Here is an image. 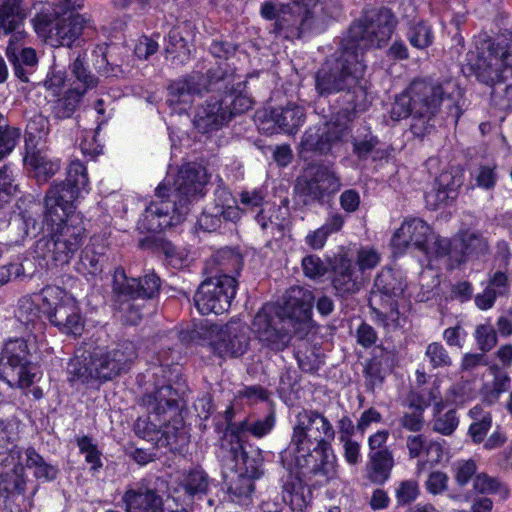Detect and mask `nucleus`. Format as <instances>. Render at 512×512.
Returning <instances> with one entry per match:
<instances>
[{
    "mask_svg": "<svg viewBox=\"0 0 512 512\" xmlns=\"http://www.w3.org/2000/svg\"><path fill=\"white\" fill-rule=\"evenodd\" d=\"M146 407L147 419L138 418L134 432L143 439H154L159 447L168 448L173 454L184 456L190 443L189 430L184 421V405H180L179 393L171 384H165L141 398Z\"/></svg>",
    "mask_w": 512,
    "mask_h": 512,
    "instance_id": "obj_4",
    "label": "nucleus"
},
{
    "mask_svg": "<svg viewBox=\"0 0 512 512\" xmlns=\"http://www.w3.org/2000/svg\"><path fill=\"white\" fill-rule=\"evenodd\" d=\"M85 93V88L74 87L68 89L57 102L55 117L61 120L71 118L80 105Z\"/></svg>",
    "mask_w": 512,
    "mask_h": 512,
    "instance_id": "obj_48",
    "label": "nucleus"
},
{
    "mask_svg": "<svg viewBox=\"0 0 512 512\" xmlns=\"http://www.w3.org/2000/svg\"><path fill=\"white\" fill-rule=\"evenodd\" d=\"M18 435L14 429V423L10 420H0V455L8 454L12 461L22 458V449L15 441Z\"/></svg>",
    "mask_w": 512,
    "mask_h": 512,
    "instance_id": "obj_49",
    "label": "nucleus"
},
{
    "mask_svg": "<svg viewBox=\"0 0 512 512\" xmlns=\"http://www.w3.org/2000/svg\"><path fill=\"white\" fill-rule=\"evenodd\" d=\"M69 68L76 80L82 84L81 88L87 90L97 85V79L88 70V67L85 65L84 57H82L81 54L70 64Z\"/></svg>",
    "mask_w": 512,
    "mask_h": 512,
    "instance_id": "obj_60",
    "label": "nucleus"
},
{
    "mask_svg": "<svg viewBox=\"0 0 512 512\" xmlns=\"http://www.w3.org/2000/svg\"><path fill=\"white\" fill-rule=\"evenodd\" d=\"M342 186V177L334 161L310 160L304 162L294 181L293 199L301 209L331 207Z\"/></svg>",
    "mask_w": 512,
    "mask_h": 512,
    "instance_id": "obj_10",
    "label": "nucleus"
},
{
    "mask_svg": "<svg viewBox=\"0 0 512 512\" xmlns=\"http://www.w3.org/2000/svg\"><path fill=\"white\" fill-rule=\"evenodd\" d=\"M54 17L55 37L61 46L71 47L82 35L85 20L82 15L57 16Z\"/></svg>",
    "mask_w": 512,
    "mask_h": 512,
    "instance_id": "obj_41",
    "label": "nucleus"
},
{
    "mask_svg": "<svg viewBox=\"0 0 512 512\" xmlns=\"http://www.w3.org/2000/svg\"><path fill=\"white\" fill-rule=\"evenodd\" d=\"M300 381L301 374L296 369L285 367L279 378V387L277 388L279 397L283 400L290 398L297 391L296 386Z\"/></svg>",
    "mask_w": 512,
    "mask_h": 512,
    "instance_id": "obj_56",
    "label": "nucleus"
},
{
    "mask_svg": "<svg viewBox=\"0 0 512 512\" xmlns=\"http://www.w3.org/2000/svg\"><path fill=\"white\" fill-rule=\"evenodd\" d=\"M328 279L334 295L340 300H348L356 295L362 287L354 260L347 253L341 252L327 257Z\"/></svg>",
    "mask_w": 512,
    "mask_h": 512,
    "instance_id": "obj_24",
    "label": "nucleus"
},
{
    "mask_svg": "<svg viewBox=\"0 0 512 512\" xmlns=\"http://www.w3.org/2000/svg\"><path fill=\"white\" fill-rule=\"evenodd\" d=\"M475 337L479 349L483 352L490 351L497 344V334L491 325H478L476 327Z\"/></svg>",
    "mask_w": 512,
    "mask_h": 512,
    "instance_id": "obj_64",
    "label": "nucleus"
},
{
    "mask_svg": "<svg viewBox=\"0 0 512 512\" xmlns=\"http://www.w3.org/2000/svg\"><path fill=\"white\" fill-rule=\"evenodd\" d=\"M239 219L235 215L225 213L223 210L216 209L207 205L198 216L196 226L203 232H218L224 234L230 231L233 225H236Z\"/></svg>",
    "mask_w": 512,
    "mask_h": 512,
    "instance_id": "obj_39",
    "label": "nucleus"
},
{
    "mask_svg": "<svg viewBox=\"0 0 512 512\" xmlns=\"http://www.w3.org/2000/svg\"><path fill=\"white\" fill-rule=\"evenodd\" d=\"M315 301L313 291L291 287L283 304H265L254 316L253 327L260 342L275 351L284 350L292 338L304 340L318 328L312 318Z\"/></svg>",
    "mask_w": 512,
    "mask_h": 512,
    "instance_id": "obj_3",
    "label": "nucleus"
},
{
    "mask_svg": "<svg viewBox=\"0 0 512 512\" xmlns=\"http://www.w3.org/2000/svg\"><path fill=\"white\" fill-rule=\"evenodd\" d=\"M196 33L197 27L190 20L182 21L170 28L164 36L163 55L171 66L183 67L195 57Z\"/></svg>",
    "mask_w": 512,
    "mask_h": 512,
    "instance_id": "obj_23",
    "label": "nucleus"
},
{
    "mask_svg": "<svg viewBox=\"0 0 512 512\" xmlns=\"http://www.w3.org/2000/svg\"><path fill=\"white\" fill-rule=\"evenodd\" d=\"M209 178L207 169L200 164L182 165L174 181L173 201H171L173 211H180L186 217L189 206L206 194L205 187Z\"/></svg>",
    "mask_w": 512,
    "mask_h": 512,
    "instance_id": "obj_22",
    "label": "nucleus"
},
{
    "mask_svg": "<svg viewBox=\"0 0 512 512\" xmlns=\"http://www.w3.org/2000/svg\"><path fill=\"white\" fill-rule=\"evenodd\" d=\"M415 222L416 218L414 217L406 218L401 226L394 231L389 243L393 257L398 258L406 253L416 233Z\"/></svg>",
    "mask_w": 512,
    "mask_h": 512,
    "instance_id": "obj_44",
    "label": "nucleus"
},
{
    "mask_svg": "<svg viewBox=\"0 0 512 512\" xmlns=\"http://www.w3.org/2000/svg\"><path fill=\"white\" fill-rule=\"evenodd\" d=\"M335 430L331 422L319 411L302 409L296 415L289 445L280 452L309 458L317 464L338 470V459L332 447Z\"/></svg>",
    "mask_w": 512,
    "mask_h": 512,
    "instance_id": "obj_7",
    "label": "nucleus"
},
{
    "mask_svg": "<svg viewBox=\"0 0 512 512\" xmlns=\"http://www.w3.org/2000/svg\"><path fill=\"white\" fill-rule=\"evenodd\" d=\"M46 124L47 121L42 116L34 117L27 123L24 134L23 161L30 158L31 155H37L43 152L42 149L38 148L41 136L37 135V133L44 131Z\"/></svg>",
    "mask_w": 512,
    "mask_h": 512,
    "instance_id": "obj_46",
    "label": "nucleus"
},
{
    "mask_svg": "<svg viewBox=\"0 0 512 512\" xmlns=\"http://www.w3.org/2000/svg\"><path fill=\"white\" fill-rule=\"evenodd\" d=\"M418 250L429 259L446 257L447 268L453 270L469 261L480 260L489 254L490 248L487 238L479 232L466 230L451 239L440 238L418 219Z\"/></svg>",
    "mask_w": 512,
    "mask_h": 512,
    "instance_id": "obj_8",
    "label": "nucleus"
},
{
    "mask_svg": "<svg viewBox=\"0 0 512 512\" xmlns=\"http://www.w3.org/2000/svg\"><path fill=\"white\" fill-rule=\"evenodd\" d=\"M108 261V256L104 246H86L80 253V264L87 273L96 276L103 272L104 264Z\"/></svg>",
    "mask_w": 512,
    "mask_h": 512,
    "instance_id": "obj_47",
    "label": "nucleus"
},
{
    "mask_svg": "<svg viewBox=\"0 0 512 512\" xmlns=\"http://www.w3.org/2000/svg\"><path fill=\"white\" fill-rule=\"evenodd\" d=\"M439 395L440 392L438 388L430 389L427 392L423 390L421 393H418V415L425 407L431 405L432 401H435L433 404V430L442 435L449 436L452 435L458 427L459 419L455 409H450L442 413L445 408V403L441 399L437 401ZM419 423L420 419L418 418V424Z\"/></svg>",
    "mask_w": 512,
    "mask_h": 512,
    "instance_id": "obj_30",
    "label": "nucleus"
},
{
    "mask_svg": "<svg viewBox=\"0 0 512 512\" xmlns=\"http://www.w3.org/2000/svg\"><path fill=\"white\" fill-rule=\"evenodd\" d=\"M381 260L380 254L373 248H361L357 252L356 260L354 261L355 267L363 274L367 270L374 269Z\"/></svg>",
    "mask_w": 512,
    "mask_h": 512,
    "instance_id": "obj_63",
    "label": "nucleus"
},
{
    "mask_svg": "<svg viewBox=\"0 0 512 512\" xmlns=\"http://www.w3.org/2000/svg\"><path fill=\"white\" fill-rule=\"evenodd\" d=\"M185 495L192 499H202L207 495L211 486H216V481L209 477L208 473L199 465L186 470L180 483Z\"/></svg>",
    "mask_w": 512,
    "mask_h": 512,
    "instance_id": "obj_42",
    "label": "nucleus"
},
{
    "mask_svg": "<svg viewBox=\"0 0 512 512\" xmlns=\"http://www.w3.org/2000/svg\"><path fill=\"white\" fill-rule=\"evenodd\" d=\"M302 268L304 274L311 278L316 279L328 274L327 261L323 262L321 258L315 254H310L302 259Z\"/></svg>",
    "mask_w": 512,
    "mask_h": 512,
    "instance_id": "obj_62",
    "label": "nucleus"
},
{
    "mask_svg": "<svg viewBox=\"0 0 512 512\" xmlns=\"http://www.w3.org/2000/svg\"><path fill=\"white\" fill-rule=\"evenodd\" d=\"M137 347L133 341L120 340L112 346H96L75 354L67 364L68 381L79 382L89 388L127 373L137 358Z\"/></svg>",
    "mask_w": 512,
    "mask_h": 512,
    "instance_id": "obj_5",
    "label": "nucleus"
},
{
    "mask_svg": "<svg viewBox=\"0 0 512 512\" xmlns=\"http://www.w3.org/2000/svg\"><path fill=\"white\" fill-rule=\"evenodd\" d=\"M24 168L29 177L34 178L38 184L47 183L61 168V160L50 158L46 152L31 155L24 160Z\"/></svg>",
    "mask_w": 512,
    "mask_h": 512,
    "instance_id": "obj_40",
    "label": "nucleus"
},
{
    "mask_svg": "<svg viewBox=\"0 0 512 512\" xmlns=\"http://www.w3.org/2000/svg\"><path fill=\"white\" fill-rule=\"evenodd\" d=\"M185 220L180 211H173L171 201L151 202L137 222L140 233L160 234Z\"/></svg>",
    "mask_w": 512,
    "mask_h": 512,
    "instance_id": "obj_28",
    "label": "nucleus"
},
{
    "mask_svg": "<svg viewBox=\"0 0 512 512\" xmlns=\"http://www.w3.org/2000/svg\"><path fill=\"white\" fill-rule=\"evenodd\" d=\"M201 93H249L246 80L235 82V74L228 64L219 63L205 73L194 72Z\"/></svg>",
    "mask_w": 512,
    "mask_h": 512,
    "instance_id": "obj_27",
    "label": "nucleus"
},
{
    "mask_svg": "<svg viewBox=\"0 0 512 512\" xmlns=\"http://www.w3.org/2000/svg\"><path fill=\"white\" fill-rule=\"evenodd\" d=\"M194 72L172 81L167 87L166 104L182 114L190 109L195 95H202Z\"/></svg>",
    "mask_w": 512,
    "mask_h": 512,
    "instance_id": "obj_32",
    "label": "nucleus"
},
{
    "mask_svg": "<svg viewBox=\"0 0 512 512\" xmlns=\"http://www.w3.org/2000/svg\"><path fill=\"white\" fill-rule=\"evenodd\" d=\"M489 50L491 58L479 57L469 69L488 86L505 84L504 91L512 98V43L501 40L493 43Z\"/></svg>",
    "mask_w": 512,
    "mask_h": 512,
    "instance_id": "obj_20",
    "label": "nucleus"
},
{
    "mask_svg": "<svg viewBox=\"0 0 512 512\" xmlns=\"http://www.w3.org/2000/svg\"><path fill=\"white\" fill-rule=\"evenodd\" d=\"M396 17L387 7L372 8L354 20L343 34L339 48L328 56L314 73V90L319 98H336L330 111L342 116L359 117L368 111L371 101L363 84L367 68L365 54L381 48L391 38Z\"/></svg>",
    "mask_w": 512,
    "mask_h": 512,
    "instance_id": "obj_1",
    "label": "nucleus"
},
{
    "mask_svg": "<svg viewBox=\"0 0 512 512\" xmlns=\"http://www.w3.org/2000/svg\"><path fill=\"white\" fill-rule=\"evenodd\" d=\"M46 322L57 328L61 334L73 337L81 336L85 326L79 302L68 291L64 293L59 304L53 307Z\"/></svg>",
    "mask_w": 512,
    "mask_h": 512,
    "instance_id": "obj_26",
    "label": "nucleus"
},
{
    "mask_svg": "<svg viewBox=\"0 0 512 512\" xmlns=\"http://www.w3.org/2000/svg\"><path fill=\"white\" fill-rule=\"evenodd\" d=\"M164 281L150 270L134 277L119 266L115 268L111 282V303L123 324L139 325L153 312L159 301Z\"/></svg>",
    "mask_w": 512,
    "mask_h": 512,
    "instance_id": "obj_6",
    "label": "nucleus"
},
{
    "mask_svg": "<svg viewBox=\"0 0 512 512\" xmlns=\"http://www.w3.org/2000/svg\"><path fill=\"white\" fill-rule=\"evenodd\" d=\"M260 17L273 22V32L286 39H300L308 25L309 10L297 1L287 3L278 0L263 1L259 7Z\"/></svg>",
    "mask_w": 512,
    "mask_h": 512,
    "instance_id": "obj_19",
    "label": "nucleus"
},
{
    "mask_svg": "<svg viewBox=\"0 0 512 512\" xmlns=\"http://www.w3.org/2000/svg\"><path fill=\"white\" fill-rule=\"evenodd\" d=\"M237 286L236 277L226 273L207 277L193 294V306L203 316L223 314L230 309Z\"/></svg>",
    "mask_w": 512,
    "mask_h": 512,
    "instance_id": "obj_18",
    "label": "nucleus"
},
{
    "mask_svg": "<svg viewBox=\"0 0 512 512\" xmlns=\"http://www.w3.org/2000/svg\"><path fill=\"white\" fill-rule=\"evenodd\" d=\"M7 76V66L4 59L0 56V83L5 82ZM20 137V128L10 126L7 118L0 113V161L14 150Z\"/></svg>",
    "mask_w": 512,
    "mask_h": 512,
    "instance_id": "obj_43",
    "label": "nucleus"
},
{
    "mask_svg": "<svg viewBox=\"0 0 512 512\" xmlns=\"http://www.w3.org/2000/svg\"><path fill=\"white\" fill-rule=\"evenodd\" d=\"M275 413L271 410L263 419L253 422L243 420L240 422L229 421L224 430V438L228 441L248 443L249 434L261 438L269 434L275 426Z\"/></svg>",
    "mask_w": 512,
    "mask_h": 512,
    "instance_id": "obj_34",
    "label": "nucleus"
},
{
    "mask_svg": "<svg viewBox=\"0 0 512 512\" xmlns=\"http://www.w3.org/2000/svg\"><path fill=\"white\" fill-rule=\"evenodd\" d=\"M12 467H0V501L14 502L20 495H24L27 485V476L22 458L11 460Z\"/></svg>",
    "mask_w": 512,
    "mask_h": 512,
    "instance_id": "obj_35",
    "label": "nucleus"
},
{
    "mask_svg": "<svg viewBox=\"0 0 512 512\" xmlns=\"http://www.w3.org/2000/svg\"><path fill=\"white\" fill-rule=\"evenodd\" d=\"M407 279L401 269L383 267L374 279L370 304L378 299L385 309L387 319L404 331L412 328L415 316L410 294H407Z\"/></svg>",
    "mask_w": 512,
    "mask_h": 512,
    "instance_id": "obj_13",
    "label": "nucleus"
},
{
    "mask_svg": "<svg viewBox=\"0 0 512 512\" xmlns=\"http://www.w3.org/2000/svg\"><path fill=\"white\" fill-rule=\"evenodd\" d=\"M214 199L209 204L211 207L223 210L225 213L235 215V218L241 219V208L238 206L237 199L233 196L232 192L223 185H218L213 193Z\"/></svg>",
    "mask_w": 512,
    "mask_h": 512,
    "instance_id": "obj_51",
    "label": "nucleus"
},
{
    "mask_svg": "<svg viewBox=\"0 0 512 512\" xmlns=\"http://www.w3.org/2000/svg\"><path fill=\"white\" fill-rule=\"evenodd\" d=\"M413 98L408 91L402 92L395 97L390 110V117L393 121H400L412 116V121L416 119V115L412 114Z\"/></svg>",
    "mask_w": 512,
    "mask_h": 512,
    "instance_id": "obj_57",
    "label": "nucleus"
},
{
    "mask_svg": "<svg viewBox=\"0 0 512 512\" xmlns=\"http://www.w3.org/2000/svg\"><path fill=\"white\" fill-rule=\"evenodd\" d=\"M179 339L185 345L207 346L220 359L241 357L250 343L249 328L241 320L225 324L212 323L207 319L193 322L191 328L179 332Z\"/></svg>",
    "mask_w": 512,
    "mask_h": 512,
    "instance_id": "obj_9",
    "label": "nucleus"
},
{
    "mask_svg": "<svg viewBox=\"0 0 512 512\" xmlns=\"http://www.w3.org/2000/svg\"><path fill=\"white\" fill-rule=\"evenodd\" d=\"M350 136V143L352 145V153L359 161H366L375 151V147L380 143L379 138L374 135L371 128L368 126L363 127V131L359 132L356 136Z\"/></svg>",
    "mask_w": 512,
    "mask_h": 512,
    "instance_id": "obj_45",
    "label": "nucleus"
},
{
    "mask_svg": "<svg viewBox=\"0 0 512 512\" xmlns=\"http://www.w3.org/2000/svg\"><path fill=\"white\" fill-rule=\"evenodd\" d=\"M0 401H6L8 391L18 388L25 390L41 379L40 366L31 360L27 342L22 338L9 340L0 353Z\"/></svg>",
    "mask_w": 512,
    "mask_h": 512,
    "instance_id": "obj_15",
    "label": "nucleus"
},
{
    "mask_svg": "<svg viewBox=\"0 0 512 512\" xmlns=\"http://www.w3.org/2000/svg\"><path fill=\"white\" fill-rule=\"evenodd\" d=\"M21 0H0V33L10 35L6 54L8 49L17 51L16 46L21 44L26 36L22 29L24 15L20 12Z\"/></svg>",
    "mask_w": 512,
    "mask_h": 512,
    "instance_id": "obj_31",
    "label": "nucleus"
},
{
    "mask_svg": "<svg viewBox=\"0 0 512 512\" xmlns=\"http://www.w3.org/2000/svg\"><path fill=\"white\" fill-rule=\"evenodd\" d=\"M389 358L385 363L382 358L373 357L364 367V374L366 378V387L368 391H374L375 387L382 386L386 375L390 372L388 365Z\"/></svg>",
    "mask_w": 512,
    "mask_h": 512,
    "instance_id": "obj_50",
    "label": "nucleus"
},
{
    "mask_svg": "<svg viewBox=\"0 0 512 512\" xmlns=\"http://www.w3.org/2000/svg\"><path fill=\"white\" fill-rule=\"evenodd\" d=\"M66 178L53 182L44 198L42 220L39 223L27 209L18 214L23 237L47 239L55 265L68 264L87 237L83 217L76 213L75 202L88 186L86 167L79 160L72 161Z\"/></svg>",
    "mask_w": 512,
    "mask_h": 512,
    "instance_id": "obj_2",
    "label": "nucleus"
},
{
    "mask_svg": "<svg viewBox=\"0 0 512 512\" xmlns=\"http://www.w3.org/2000/svg\"><path fill=\"white\" fill-rule=\"evenodd\" d=\"M461 175L452 172H443L436 178L430 191L424 193L426 206L435 210L440 205H449L458 196V189L462 186Z\"/></svg>",
    "mask_w": 512,
    "mask_h": 512,
    "instance_id": "obj_36",
    "label": "nucleus"
},
{
    "mask_svg": "<svg viewBox=\"0 0 512 512\" xmlns=\"http://www.w3.org/2000/svg\"><path fill=\"white\" fill-rule=\"evenodd\" d=\"M66 292L56 285H46L40 291L22 297L18 302L17 318L31 330H42L46 320Z\"/></svg>",
    "mask_w": 512,
    "mask_h": 512,
    "instance_id": "obj_21",
    "label": "nucleus"
},
{
    "mask_svg": "<svg viewBox=\"0 0 512 512\" xmlns=\"http://www.w3.org/2000/svg\"><path fill=\"white\" fill-rule=\"evenodd\" d=\"M394 457L388 448L370 451L366 464V478L374 485L382 486L391 477Z\"/></svg>",
    "mask_w": 512,
    "mask_h": 512,
    "instance_id": "obj_38",
    "label": "nucleus"
},
{
    "mask_svg": "<svg viewBox=\"0 0 512 512\" xmlns=\"http://www.w3.org/2000/svg\"><path fill=\"white\" fill-rule=\"evenodd\" d=\"M473 485L474 489L482 494L500 492L503 498H507L509 495V490L506 486L499 483L496 478L490 477L485 473L477 474Z\"/></svg>",
    "mask_w": 512,
    "mask_h": 512,
    "instance_id": "obj_59",
    "label": "nucleus"
},
{
    "mask_svg": "<svg viewBox=\"0 0 512 512\" xmlns=\"http://www.w3.org/2000/svg\"><path fill=\"white\" fill-rule=\"evenodd\" d=\"M425 358L428 359L433 368L448 367L452 364L447 350L438 342H433L427 346Z\"/></svg>",
    "mask_w": 512,
    "mask_h": 512,
    "instance_id": "obj_61",
    "label": "nucleus"
},
{
    "mask_svg": "<svg viewBox=\"0 0 512 512\" xmlns=\"http://www.w3.org/2000/svg\"><path fill=\"white\" fill-rule=\"evenodd\" d=\"M141 249L149 250L156 255L163 256L162 261L165 266L173 269H182L188 265V254L185 249L174 245L170 240L150 235L139 241Z\"/></svg>",
    "mask_w": 512,
    "mask_h": 512,
    "instance_id": "obj_33",
    "label": "nucleus"
},
{
    "mask_svg": "<svg viewBox=\"0 0 512 512\" xmlns=\"http://www.w3.org/2000/svg\"><path fill=\"white\" fill-rule=\"evenodd\" d=\"M76 443L79 448V452L85 455V461L88 464H91L90 471L93 473L99 472L103 467L101 459L102 452L93 442V438L88 435H83L76 438Z\"/></svg>",
    "mask_w": 512,
    "mask_h": 512,
    "instance_id": "obj_53",
    "label": "nucleus"
},
{
    "mask_svg": "<svg viewBox=\"0 0 512 512\" xmlns=\"http://www.w3.org/2000/svg\"><path fill=\"white\" fill-rule=\"evenodd\" d=\"M126 512H165L162 496L149 481L141 480L122 495Z\"/></svg>",
    "mask_w": 512,
    "mask_h": 512,
    "instance_id": "obj_29",
    "label": "nucleus"
},
{
    "mask_svg": "<svg viewBox=\"0 0 512 512\" xmlns=\"http://www.w3.org/2000/svg\"><path fill=\"white\" fill-rule=\"evenodd\" d=\"M257 117L260 120L259 130L268 135L294 134L304 123L306 114L303 106L288 102L285 106L257 112Z\"/></svg>",
    "mask_w": 512,
    "mask_h": 512,
    "instance_id": "obj_25",
    "label": "nucleus"
},
{
    "mask_svg": "<svg viewBox=\"0 0 512 512\" xmlns=\"http://www.w3.org/2000/svg\"><path fill=\"white\" fill-rule=\"evenodd\" d=\"M459 100L460 92L453 81L432 77L418 79V121L426 119L427 123L422 135L429 134L435 128L430 121L439 113L445 114L443 118H450L457 124L463 113Z\"/></svg>",
    "mask_w": 512,
    "mask_h": 512,
    "instance_id": "obj_14",
    "label": "nucleus"
},
{
    "mask_svg": "<svg viewBox=\"0 0 512 512\" xmlns=\"http://www.w3.org/2000/svg\"><path fill=\"white\" fill-rule=\"evenodd\" d=\"M238 49L239 45L233 41L223 38H215L212 39L208 47V53L213 58L227 61L236 55Z\"/></svg>",
    "mask_w": 512,
    "mask_h": 512,
    "instance_id": "obj_58",
    "label": "nucleus"
},
{
    "mask_svg": "<svg viewBox=\"0 0 512 512\" xmlns=\"http://www.w3.org/2000/svg\"><path fill=\"white\" fill-rule=\"evenodd\" d=\"M230 454L235 462L232 477L223 474L222 491L227 498L240 505H248L255 491V481L265 474L263 451L252 444L228 441Z\"/></svg>",
    "mask_w": 512,
    "mask_h": 512,
    "instance_id": "obj_12",
    "label": "nucleus"
},
{
    "mask_svg": "<svg viewBox=\"0 0 512 512\" xmlns=\"http://www.w3.org/2000/svg\"><path fill=\"white\" fill-rule=\"evenodd\" d=\"M24 453L25 461L23 464L25 466V470H32L33 477L37 481V484L31 492L32 496H34L37 493L40 484L56 481L61 474V470L58 463L46 461V459L37 452L34 447H28Z\"/></svg>",
    "mask_w": 512,
    "mask_h": 512,
    "instance_id": "obj_37",
    "label": "nucleus"
},
{
    "mask_svg": "<svg viewBox=\"0 0 512 512\" xmlns=\"http://www.w3.org/2000/svg\"><path fill=\"white\" fill-rule=\"evenodd\" d=\"M357 119L332 112L329 120L309 127L299 144V156L304 162L315 160L314 157L334 156V149L347 142L352 132V124Z\"/></svg>",
    "mask_w": 512,
    "mask_h": 512,
    "instance_id": "obj_16",
    "label": "nucleus"
},
{
    "mask_svg": "<svg viewBox=\"0 0 512 512\" xmlns=\"http://www.w3.org/2000/svg\"><path fill=\"white\" fill-rule=\"evenodd\" d=\"M216 263L223 269L240 275L244 266L243 256L238 247H224L217 251L215 254Z\"/></svg>",
    "mask_w": 512,
    "mask_h": 512,
    "instance_id": "obj_52",
    "label": "nucleus"
},
{
    "mask_svg": "<svg viewBox=\"0 0 512 512\" xmlns=\"http://www.w3.org/2000/svg\"><path fill=\"white\" fill-rule=\"evenodd\" d=\"M19 191L18 185L14 184L12 169L8 165L0 167V210H3Z\"/></svg>",
    "mask_w": 512,
    "mask_h": 512,
    "instance_id": "obj_54",
    "label": "nucleus"
},
{
    "mask_svg": "<svg viewBox=\"0 0 512 512\" xmlns=\"http://www.w3.org/2000/svg\"><path fill=\"white\" fill-rule=\"evenodd\" d=\"M254 103L250 93L211 94L198 106L193 124L198 132L210 134L251 110Z\"/></svg>",
    "mask_w": 512,
    "mask_h": 512,
    "instance_id": "obj_17",
    "label": "nucleus"
},
{
    "mask_svg": "<svg viewBox=\"0 0 512 512\" xmlns=\"http://www.w3.org/2000/svg\"><path fill=\"white\" fill-rule=\"evenodd\" d=\"M279 463L287 475L281 478L282 500L293 512H304L311 503L313 493L309 482L314 477H321V484H329L338 479V470L327 465L314 463L312 459L292 456L290 452L279 453Z\"/></svg>",
    "mask_w": 512,
    "mask_h": 512,
    "instance_id": "obj_11",
    "label": "nucleus"
},
{
    "mask_svg": "<svg viewBox=\"0 0 512 512\" xmlns=\"http://www.w3.org/2000/svg\"><path fill=\"white\" fill-rule=\"evenodd\" d=\"M443 450L440 444L430 443L425 445L422 436L418 435V470H422L427 464L430 466L441 461Z\"/></svg>",
    "mask_w": 512,
    "mask_h": 512,
    "instance_id": "obj_55",
    "label": "nucleus"
}]
</instances>
